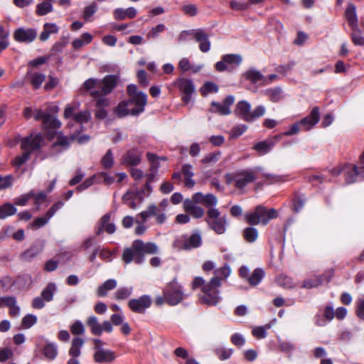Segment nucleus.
<instances>
[{
    "mask_svg": "<svg viewBox=\"0 0 364 364\" xmlns=\"http://www.w3.org/2000/svg\"><path fill=\"white\" fill-rule=\"evenodd\" d=\"M163 294H164L166 303L171 306L177 305L184 297L182 286L175 279L165 287Z\"/></svg>",
    "mask_w": 364,
    "mask_h": 364,
    "instance_id": "nucleus-10",
    "label": "nucleus"
},
{
    "mask_svg": "<svg viewBox=\"0 0 364 364\" xmlns=\"http://www.w3.org/2000/svg\"><path fill=\"white\" fill-rule=\"evenodd\" d=\"M306 197L303 194L296 193L292 200V208L295 213H299L304 206Z\"/></svg>",
    "mask_w": 364,
    "mask_h": 364,
    "instance_id": "nucleus-38",
    "label": "nucleus"
},
{
    "mask_svg": "<svg viewBox=\"0 0 364 364\" xmlns=\"http://www.w3.org/2000/svg\"><path fill=\"white\" fill-rule=\"evenodd\" d=\"M117 287V281L114 279H109L105 281L97 289V294L99 297L107 296V292L114 289Z\"/></svg>",
    "mask_w": 364,
    "mask_h": 364,
    "instance_id": "nucleus-29",
    "label": "nucleus"
},
{
    "mask_svg": "<svg viewBox=\"0 0 364 364\" xmlns=\"http://www.w3.org/2000/svg\"><path fill=\"white\" fill-rule=\"evenodd\" d=\"M356 315L364 320V299H359L356 301Z\"/></svg>",
    "mask_w": 364,
    "mask_h": 364,
    "instance_id": "nucleus-64",
    "label": "nucleus"
},
{
    "mask_svg": "<svg viewBox=\"0 0 364 364\" xmlns=\"http://www.w3.org/2000/svg\"><path fill=\"white\" fill-rule=\"evenodd\" d=\"M173 85L179 89L183 93L182 100L188 104L191 101V95L195 93L196 88L192 80L185 77H178L174 82Z\"/></svg>",
    "mask_w": 364,
    "mask_h": 364,
    "instance_id": "nucleus-13",
    "label": "nucleus"
},
{
    "mask_svg": "<svg viewBox=\"0 0 364 364\" xmlns=\"http://www.w3.org/2000/svg\"><path fill=\"white\" fill-rule=\"evenodd\" d=\"M246 79L249 80L253 83H257L261 80L267 81L264 75L258 70L255 69H250L247 70L245 74Z\"/></svg>",
    "mask_w": 364,
    "mask_h": 364,
    "instance_id": "nucleus-39",
    "label": "nucleus"
},
{
    "mask_svg": "<svg viewBox=\"0 0 364 364\" xmlns=\"http://www.w3.org/2000/svg\"><path fill=\"white\" fill-rule=\"evenodd\" d=\"M52 9L53 6L51 4V0H46L43 2L38 4L36 12L38 15L44 16L50 12Z\"/></svg>",
    "mask_w": 364,
    "mask_h": 364,
    "instance_id": "nucleus-45",
    "label": "nucleus"
},
{
    "mask_svg": "<svg viewBox=\"0 0 364 364\" xmlns=\"http://www.w3.org/2000/svg\"><path fill=\"white\" fill-rule=\"evenodd\" d=\"M112 213H107L100 218L95 227L96 235H100L102 232L113 234L116 230L115 225L111 222Z\"/></svg>",
    "mask_w": 364,
    "mask_h": 364,
    "instance_id": "nucleus-16",
    "label": "nucleus"
},
{
    "mask_svg": "<svg viewBox=\"0 0 364 364\" xmlns=\"http://www.w3.org/2000/svg\"><path fill=\"white\" fill-rule=\"evenodd\" d=\"M262 174L263 177L265 179V181L269 183H281L284 182L287 180V176L284 175H276L267 173H262Z\"/></svg>",
    "mask_w": 364,
    "mask_h": 364,
    "instance_id": "nucleus-46",
    "label": "nucleus"
},
{
    "mask_svg": "<svg viewBox=\"0 0 364 364\" xmlns=\"http://www.w3.org/2000/svg\"><path fill=\"white\" fill-rule=\"evenodd\" d=\"M220 213L216 208H210L207 212L206 222L209 228L217 234L225 233L228 221L225 217H220Z\"/></svg>",
    "mask_w": 364,
    "mask_h": 364,
    "instance_id": "nucleus-11",
    "label": "nucleus"
},
{
    "mask_svg": "<svg viewBox=\"0 0 364 364\" xmlns=\"http://www.w3.org/2000/svg\"><path fill=\"white\" fill-rule=\"evenodd\" d=\"M116 358V354L109 349H100L95 351L93 355L94 360L97 363H107L114 361Z\"/></svg>",
    "mask_w": 364,
    "mask_h": 364,
    "instance_id": "nucleus-21",
    "label": "nucleus"
},
{
    "mask_svg": "<svg viewBox=\"0 0 364 364\" xmlns=\"http://www.w3.org/2000/svg\"><path fill=\"white\" fill-rule=\"evenodd\" d=\"M44 125L51 128H59L61 126L60 122L50 114H48L47 117L44 119Z\"/></svg>",
    "mask_w": 364,
    "mask_h": 364,
    "instance_id": "nucleus-58",
    "label": "nucleus"
},
{
    "mask_svg": "<svg viewBox=\"0 0 364 364\" xmlns=\"http://www.w3.org/2000/svg\"><path fill=\"white\" fill-rule=\"evenodd\" d=\"M192 289L196 290L198 288L201 289L203 293L200 296L201 303L209 306H214L219 303L220 296L219 295L218 288L220 284L217 278H212L210 282H205L201 277H196L191 284Z\"/></svg>",
    "mask_w": 364,
    "mask_h": 364,
    "instance_id": "nucleus-4",
    "label": "nucleus"
},
{
    "mask_svg": "<svg viewBox=\"0 0 364 364\" xmlns=\"http://www.w3.org/2000/svg\"><path fill=\"white\" fill-rule=\"evenodd\" d=\"M87 325L90 328L91 333L95 336L102 335L101 324L95 316H90L87 319Z\"/></svg>",
    "mask_w": 364,
    "mask_h": 364,
    "instance_id": "nucleus-35",
    "label": "nucleus"
},
{
    "mask_svg": "<svg viewBox=\"0 0 364 364\" xmlns=\"http://www.w3.org/2000/svg\"><path fill=\"white\" fill-rule=\"evenodd\" d=\"M136 10L134 7H129L127 9L122 8L116 9L114 11L113 15L116 20H124L126 18H134L136 16Z\"/></svg>",
    "mask_w": 364,
    "mask_h": 364,
    "instance_id": "nucleus-27",
    "label": "nucleus"
},
{
    "mask_svg": "<svg viewBox=\"0 0 364 364\" xmlns=\"http://www.w3.org/2000/svg\"><path fill=\"white\" fill-rule=\"evenodd\" d=\"M200 92L203 95H207L209 93H216L218 92V87L213 82H206L200 87Z\"/></svg>",
    "mask_w": 364,
    "mask_h": 364,
    "instance_id": "nucleus-49",
    "label": "nucleus"
},
{
    "mask_svg": "<svg viewBox=\"0 0 364 364\" xmlns=\"http://www.w3.org/2000/svg\"><path fill=\"white\" fill-rule=\"evenodd\" d=\"M265 275V272L262 269L257 268L249 276L247 279L250 286L255 287L258 285Z\"/></svg>",
    "mask_w": 364,
    "mask_h": 364,
    "instance_id": "nucleus-32",
    "label": "nucleus"
},
{
    "mask_svg": "<svg viewBox=\"0 0 364 364\" xmlns=\"http://www.w3.org/2000/svg\"><path fill=\"white\" fill-rule=\"evenodd\" d=\"M46 75L38 72L28 71L26 78L28 80L33 89H38L46 80Z\"/></svg>",
    "mask_w": 364,
    "mask_h": 364,
    "instance_id": "nucleus-26",
    "label": "nucleus"
},
{
    "mask_svg": "<svg viewBox=\"0 0 364 364\" xmlns=\"http://www.w3.org/2000/svg\"><path fill=\"white\" fill-rule=\"evenodd\" d=\"M158 208L154 204L150 205L145 210L139 215L141 218V223H146L149 218L156 215Z\"/></svg>",
    "mask_w": 364,
    "mask_h": 364,
    "instance_id": "nucleus-48",
    "label": "nucleus"
},
{
    "mask_svg": "<svg viewBox=\"0 0 364 364\" xmlns=\"http://www.w3.org/2000/svg\"><path fill=\"white\" fill-rule=\"evenodd\" d=\"M129 99L119 103L114 108V112L119 117L127 115L138 116L144 111L147 104V95L141 91H138L137 87L134 84L127 86Z\"/></svg>",
    "mask_w": 364,
    "mask_h": 364,
    "instance_id": "nucleus-2",
    "label": "nucleus"
},
{
    "mask_svg": "<svg viewBox=\"0 0 364 364\" xmlns=\"http://www.w3.org/2000/svg\"><path fill=\"white\" fill-rule=\"evenodd\" d=\"M42 245H34L23 253L22 258L24 260L30 261L36 256H38L42 252Z\"/></svg>",
    "mask_w": 364,
    "mask_h": 364,
    "instance_id": "nucleus-34",
    "label": "nucleus"
},
{
    "mask_svg": "<svg viewBox=\"0 0 364 364\" xmlns=\"http://www.w3.org/2000/svg\"><path fill=\"white\" fill-rule=\"evenodd\" d=\"M74 109L70 106H67L64 110V117L66 119L73 117V120L77 123V134H80L82 131V124L90 121L91 118L90 112L88 110H84L77 113L73 112Z\"/></svg>",
    "mask_w": 364,
    "mask_h": 364,
    "instance_id": "nucleus-14",
    "label": "nucleus"
},
{
    "mask_svg": "<svg viewBox=\"0 0 364 364\" xmlns=\"http://www.w3.org/2000/svg\"><path fill=\"white\" fill-rule=\"evenodd\" d=\"M76 138L75 134H71L70 138L63 136L61 134H58L57 140L53 144L52 148L53 151H62L68 149L71 143Z\"/></svg>",
    "mask_w": 364,
    "mask_h": 364,
    "instance_id": "nucleus-24",
    "label": "nucleus"
},
{
    "mask_svg": "<svg viewBox=\"0 0 364 364\" xmlns=\"http://www.w3.org/2000/svg\"><path fill=\"white\" fill-rule=\"evenodd\" d=\"M277 283L285 288H291L293 287L292 279L286 275H280L278 277Z\"/></svg>",
    "mask_w": 364,
    "mask_h": 364,
    "instance_id": "nucleus-62",
    "label": "nucleus"
},
{
    "mask_svg": "<svg viewBox=\"0 0 364 364\" xmlns=\"http://www.w3.org/2000/svg\"><path fill=\"white\" fill-rule=\"evenodd\" d=\"M263 168L255 167L253 168L241 169L233 173L226 175L228 183H235V186L239 189L244 188L249 183H253L257 178V175L262 173Z\"/></svg>",
    "mask_w": 364,
    "mask_h": 364,
    "instance_id": "nucleus-6",
    "label": "nucleus"
},
{
    "mask_svg": "<svg viewBox=\"0 0 364 364\" xmlns=\"http://www.w3.org/2000/svg\"><path fill=\"white\" fill-rule=\"evenodd\" d=\"M193 36L196 42L199 43V49L203 53H208L210 50L209 36L203 29L193 30Z\"/></svg>",
    "mask_w": 364,
    "mask_h": 364,
    "instance_id": "nucleus-20",
    "label": "nucleus"
},
{
    "mask_svg": "<svg viewBox=\"0 0 364 364\" xmlns=\"http://www.w3.org/2000/svg\"><path fill=\"white\" fill-rule=\"evenodd\" d=\"M202 245L200 232L196 231L190 236L183 235L177 237L173 242V247L177 250H190L198 248Z\"/></svg>",
    "mask_w": 364,
    "mask_h": 364,
    "instance_id": "nucleus-9",
    "label": "nucleus"
},
{
    "mask_svg": "<svg viewBox=\"0 0 364 364\" xmlns=\"http://www.w3.org/2000/svg\"><path fill=\"white\" fill-rule=\"evenodd\" d=\"M279 348L283 353L291 355L295 350V345L287 341H279Z\"/></svg>",
    "mask_w": 364,
    "mask_h": 364,
    "instance_id": "nucleus-59",
    "label": "nucleus"
},
{
    "mask_svg": "<svg viewBox=\"0 0 364 364\" xmlns=\"http://www.w3.org/2000/svg\"><path fill=\"white\" fill-rule=\"evenodd\" d=\"M43 138L41 134H31L22 138L21 140V149L23 151L21 155L17 156L12 161L14 166L19 167L26 162L32 151L40 149Z\"/></svg>",
    "mask_w": 364,
    "mask_h": 364,
    "instance_id": "nucleus-5",
    "label": "nucleus"
},
{
    "mask_svg": "<svg viewBox=\"0 0 364 364\" xmlns=\"http://www.w3.org/2000/svg\"><path fill=\"white\" fill-rule=\"evenodd\" d=\"M279 139V136H274L273 139H268L267 140L257 143L254 146L253 149L260 155L266 154L272 149V148Z\"/></svg>",
    "mask_w": 364,
    "mask_h": 364,
    "instance_id": "nucleus-23",
    "label": "nucleus"
},
{
    "mask_svg": "<svg viewBox=\"0 0 364 364\" xmlns=\"http://www.w3.org/2000/svg\"><path fill=\"white\" fill-rule=\"evenodd\" d=\"M118 77L115 75H106L102 80L89 78L83 83V88L96 102L97 107H106L109 101L106 97L116 87Z\"/></svg>",
    "mask_w": 364,
    "mask_h": 364,
    "instance_id": "nucleus-1",
    "label": "nucleus"
},
{
    "mask_svg": "<svg viewBox=\"0 0 364 364\" xmlns=\"http://www.w3.org/2000/svg\"><path fill=\"white\" fill-rule=\"evenodd\" d=\"M270 327V325L255 327L252 330V335L258 339L264 338L267 336V331Z\"/></svg>",
    "mask_w": 364,
    "mask_h": 364,
    "instance_id": "nucleus-51",
    "label": "nucleus"
},
{
    "mask_svg": "<svg viewBox=\"0 0 364 364\" xmlns=\"http://www.w3.org/2000/svg\"><path fill=\"white\" fill-rule=\"evenodd\" d=\"M37 30L30 27H19L14 31L13 38L19 43L29 44L37 37Z\"/></svg>",
    "mask_w": 364,
    "mask_h": 364,
    "instance_id": "nucleus-12",
    "label": "nucleus"
},
{
    "mask_svg": "<svg viewBox=\"0 0 364 364\" xmlns=\"http://www.w3.org/2000/svg\"><path fill=\"white\" fill-rule=\"evenodd\" d=\"M323 282V279L321 276L315 277L307 280L304 281L303 287L306 289H311L317 287L321 285Z\"/></svg>",
    "mask_w": 364,
    "mask_h": 364,
    "instance_id": "nucleus-50",
    "label": "nucleus"
},
{
    "mask_svg": "<svg viewBox=\"0 0 364 364\" xmlns=\"http://www.w3.org/2000/svg\"><path fill=\"white\" fill-rule=\"evenodd\" d=\"M57 290V287L54 283H49L46 287L41 291V296L47 302L53 299V296Z\"/></svg>",
    "mask_w": 364,
    "mask_h": 364,
    "instance_id": "nucleus-36",
    "label": "nucleus"
},
{
    "mask_svg": "<svg viewBox=\"0 0 364 364\" xmlns=\"http://www.w3.org/2000/svg\"><path fill=\"white\" fill-rule=\"evenodd\" d=\"M221 156L220 151L213 152L207 154L203 159V164H214L216 163Z\"/></svg>",
    "mask_w": 364,
    "mask_h": 364,
    "instance_id": "nucleus-61",
    "label": "nucleus"
},
{
    "mask_svg": "<svg viewBox=\"0 0 364 364\" xmlns=\"http://www.w3.org/2000/svg\"><path fill=\"white\" fill-rule=\"evenodd\" d=\"M265 94L273 102H280L284 97L283 90L279 87L267 89L265 91Z\"/></svg>",
    "mask_w": 364,
    "mask_h": 364,
    "instance_id": "nucleus-31",
    "label": "nucleus"
},
{
    "mask_svg": "<svg viewBox=\"0 0 364 364\" xmlns=\"http://www.w3.org/2000/svg\"><path fill=\"white\" fill-rule=\"evenodd\" d=\"M97 6L95 3H92L90 6H86L84 9L83 18L86 21H90V18L96 12Z\"/></svg>",
    "mask_w": 364,
    "mask_h": 364,
    "instance_id": "nucleus-60",
    "label": "nucleus"
},
{
    "mask_svg": "<svg viewBox=\"0 0 364 364\" xmlns=\"http://www.w3.org/2000/svg\"><path fill=\"white\" fill-rule=\"evenodd\" d=\"M223 60L226 62L231 70L234 68V65H239L242 59V57L237 54H227L223 56Z\"/></svg>",
    "mask_w": 364,
    "mask_h": 364,
    "instance_id": "nucleus-41",
    "label": "nucleus"
},
{
    "mask_svg": "<svg viewBox=\"0 0 364 364\" xmlns=\"http://www.w3.org/2000/svg\"><path fill=\"white\" fill-rule=\"evenodd\" d=\"M37 322V317L33 314L26 315L21 321V326L24 328H29Z\"/></svg>",
    "mask_w": 364,
    "mask_h": 364,
    "instance_id": "nucleus-53",
    "label": "nucleus"
},
{
    "mask_svg": "<svg viewBox=\"0 0 364 364\" xmlns=\"http://www.w3.org/2000/svg\"><path fill=\"white\" fill-rule=\"evenodd\" d=\"M343 171L348 184L355 182L358 176L364 177V173L355 165H346Z\"/></svg>",
    "mask_w": 364,
    "mask_h": 364,
    "instance_id": "nucleus-22",
    "label": "nucleus"
},
{
    "mask_svg": "<svg viewBox=\"0 0 364 364\" xmlns=\"http://www.w3.org/2000/svg\"><path fill=\"white\" fill-rule=\"evenodd\" d=\"M85 331V326L80 321H75L70 326V331L73 335H82Z\"/></svg>",
    "mask_w": 364,
    "mask_h": 364,
    "instance_id": "nucleus-55",
    "label": "nucleus"
},
{
    "mask_svg": "<svg viewBox=\"0 0 364 364\" xmlns=\"http://www.w3.org/2000/svg\"><path fill=\"white\" fill-rule=\"evenodd\" d=\"M277 217L275 209H267L263 205H257L252 212L245 215V221L251 225L262 224L266 225L272 220Z\"/></svg>",
    "mask_w": 364,
    "mask_h": 364,
    "instance_id": "nucleus-7",
    "label": "nucleus"
},
{
    "mask_svg": "<svg viewBox=\"0 0 364 364\" xmlns=\"http://www.w3.org/2000/svg\"><path fill=\"white\" fill-rule=\"evenodd\" d=\"M133 291L132 287H124L119 288L114 294V298L116 300H124L129 298Z\"/></svg>",
    "mask_w": 364,
    "mask_h": 364,
    "instance_id": "nucleus-42",
    "label": "nucleus"
},
{
    "mask_svg": "<svg viewBox=\"0 0 364 364\" xmlns=\"http://www.w3.org/2000/svg\"><path fill=\"white\" fill-rule=\"evenodd\" d=\"M248 3L241 0H231L230 6L233 10L243 11L248 8Z\"/></svg>",
    "mask_w": 364,
    "mask_h": 364,
    "instance_id": "nucleus-56",
    "label": "nucleus"
},
{
    "mask_svg": "<svg viewBox=\"0 0 364 364\" xmlns=\"http://www.w3.org/2000/svg\"><path fill=\"white\" fill-rule=\"evenodd\" d=\"M247 129V126L245 124H238L232 128L230 131V137L236 139L241 136Z\"/></svg>",
    "mask_w": 364,
    "mask_h": 364,
    "instance_id": "nucleus-54",
    "label": "nucleus"
},
{
    "mask_svg": "<svg viewBox=\"0 0 364 364\" xmlns=\"http://www.w3.org/2000/svg\"><path fill=\"white\" fill-rule=\"evenodd\" d=\"M142 153L138 148L127 150L122 156V164L130 166L139 165L141 161Z\"/></svg>",
    "mask_w": 364,
    "mask_h": 364,
    "instance_id": "nucleus-18",
    "label": "nucleus"
},
{
    "mask_svg": "<svg viewBox=\"0 0 364 364\" xmlns=\"http://www.w3.org/2000/svg\"><path fill=\"white\" fill-rule=\"evenodd\" d=\"M242 234L244 239L250 243L255 242L258 237V231L253 227L245 228Z\"/></svg>",
    "mask_w": 364,
    "mask_h": 364,
    "instance_id": "nucleus-43",
    "label": "nucleus"
},
{
    "mask_svg": "<svg viewBox=\"0 0 364 364\" xmlns=\"http://www.w3.org/2000/svg\"><path fill=\"white\" fill-rule=\"evenodd\" d=\"M320 119V112L318 107H315L312 109L311 113L299 121L300 125L302 129L305 131H309L313 128Z\"/></svg>",
    "mask_w": 364,
    "mask_h": 364,
    "instance_id": "nucleus-19",
    "label": "nucleus"
},
{
    "mask_svg": "<svg viewBox=\"0 0 364 364\" xmlns=\"http://www.w3.org/2000/svg\"><path fill=\"white\" fill-rule=\"evenodd\" d=\"M3 306L9 308V315L11 317H18L20 315V307L16 305V299L14 296H2Z\"/></svg>",
    "mask_w": 364,
    "mask_h": 364,
    "instance_id": "nucleus-25",
    "label": "nucleus"
},
{
    "mask_svg": "<svg viewBox=\"0 0 364 364\" xmlns=\"http://www.w3.org/2000/svg\"><path fill=\"white\" fill-rule=\"evenodd\" d=\"M215 277L213 278H217L220 284H222L221 281L223 279H225L228 278L231 274L230 267L225 264L223 267L220 268H218L214 272Z\"/></svg>",
    "mask_w": 364,
    "mask_h": 364,
    "instance_id": "nucleus-37",
    "label": "nucleus"
},
{
    "mask_svg": "<svg viewBox=\"0 0 364 364\" xmlns=\"http://www.w3.org/2000/svg\"><path fill=\"white\" fill-rule=\"evenodd\" d=\"M16 208L11 203H5L0 207V219H5L6 218L13 215L16 213Z\"/></svg>",
    "mask_w": 364,
    "mask_h": 364,
    "instance_id": "nucleus-44",
    "label": "nucleus"
},
{
    "mask_svg": "<svg viewBox=\"0 0 364 364\" xmlns=\"http://www.w3.org/2000/svg\"><path fill=\"white\" fill-rule=\"evenodd\" d=\"M235 102L233 95L227 96L223 102H212L210 112L220 115H228L231 113L230 107Z\"/></svg>",
    "mask_w": 364,
    "mask_h": 364,
    "instance_id": "nucleus-17",
    "label": "nucleus"
},
{
    "mask_svg": "<svg viewBox=\"0 0 364 364\" xmlns=\"http://www.w3.org/2000/svg\"><path fill=\"white\" fill-rule=\"evenodd\" d=\"M346 16L349 24L353 28L357 25V16L355 11V6L353 4H349L346 11Z\"/></svg>",
    "mask_w": 364,
    "mask_h": 364,
    "instance_id": "nucleus-40",
    "label": "nucleus"
},
{
    "mask_svg": "<svg viewBox=\"0 0 364 364\" xmlns=\"http://www.w3.org/2000/svg\"><path fill=\"white\" fill-rule=\"evenodd\" d=\"M152 303L149 295H142L137 299H132L128 302V306L132 311L137 314H144Z\"/></svg>",
    "mask_w": 364,
    "mask_h": 364,
    "instance_id": "nucleus-15",
    "label": "nucleus"
},
{
    "mask_svg": "<svg viewBox=\"0 0 364 364\" xmlns=\"http://www.w3.org/2000/svg\"><path fill=\"white\" fill-rule=\"evenodd\" d=\"M92 41V36L89 33H84L82 34L80 38H75L72 42V46L74 49L78 50L85 45L91 43Z\"/></svg>",
    "mask_w": 364,
    "mask_h": 364,
    "instance_id": "nucleus-33",
    "label": "nucleus"
},
{
    "mask_svg": "<svg viewBox=\"0 0 364 364\" xmlns=\"http://www.w3.org/2000/svg\"><path fill=\"white\" fill-rule=\"evenodd\" d=\"M157 251L158 247L155 243H144L140 240H136L129 247L124 250L122 259L127 264L132 262L139 264L144 262L146 254L153 255L156 253Z\"/></svg>",
    "mask_w": 364,
    "mask_h": 364,
    "instance_id": "nucleus-3",
    "label": "nucleus"
},
{
    "mask_svg": "<svg viewBox=\"0 0 364 364\" xmlns=\"http://www.w3.org/2000/svg\"><path fill=\"white\" fill-rule=\"evenodd\" d=\"M165 28L166 27L164 24H158L155 27H153L146 34V38L149 39H155L159 36V33L164 31Z\"/></svg>",
    "mask_w": 364,
    "mask_h": 364,
    "instance_id": "nucleus-52",
    "label": "nucleus"
},
{
    "mask_svg": "<svg viewBox=\"0 0 364 364\" xmlns=\"http://www.w3.org/2000/svg\"><path fill=\"white\" fill-rule=\"evenodd\" d=\"M218 203V199L215 196L211 193H208L205 196L203 205L208 208V210L210 208H215L214 207L216 206Z\"/></svg>",
    "mask_w": 364,
    "mask_h": 364,
    "instance_id": "nucleus-57",
    "label": "nucleus"
},
{
    "mask_svg": "<svg viewBox=\"0 0 364 364\" xmlns=\"http://www.w3.org/2000/svg\"><path fill=\"white\" fill-rule=\"evenodd\" d=\"M84 345V340L79 337L73 339L71 347L68 353L70 357L78 358L81 355V348Z\"/></svg>",
    "mask_w": 364,
    "mask_h": 364,
    "instance_id": "nucleus-28",
    "label": "nucleus"
},
{
    "mask_svg": "<svg viewBox=\"0 0 364 364\" xmlns=\"http://www.w3.org/2000/svg\"><path fill=\"white\" fill-rule=\"evenodd\" d=\"M266 112V109L263 105H259L255 109L251 110V105L245 101L241 100L236 105L235 114L247 122H252L255 119L262 117Z\"/></svg>",
    "mask_w": 364,
    "mask_h": 364,
    "instance_id": "nucleus-8",
    "label": "nucleus"
},
{
    "mask_svg": "<svg viewBox=\"0 0 364 364\" xmlns=\"http://www.w3.org/2000/svg\"><path fill=\"white\" fill-rule=\"evenodd\" d=\"M14 355V352L11 349L5 348L0 349V363H4Z\"/></svg>",
    "mask_w": 364,
    "mask_h": 364,
    "instance_id": "nucleus-63",
    "label": "nucleus"
},
{
    "mask_svg": "<svg viewBox=\"0 0 364 364\" xmlns=\"http://www.w3.org/2000/svg\"><path fill=\"white\" fill-rule=\"evenodd\" d=\"M101 164L104 168L109 169L114 165V156L111 149H108L101 159Z\"/></svg>",
    "mask_w": 364,
    "mask_h": 364,
    "instance_id": "nucleus-47",
    "label": "nucleus"
},
{
    "mask_svg": "<svg viewBox=\"0 0 364 364\" xmlns=\"http://www.w3.org/2000/svg\"><path fill=\"white\" fill-rule=\"evenodd\" d=\"M43 354L48 360H53L58 355V346L54 343H47L43 347Z\"/></svg>",
    "mask_w": 364,
    "mask_h": 364,
    "instance_id": "nucleus-30",
    "label": "nucleus"
}]
</instances>
